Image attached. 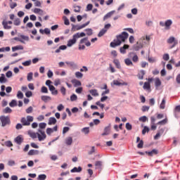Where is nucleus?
Wrapping results in <instances>:
<instances>
[{
    "instance_id": "a878e982",
    "label": "nucleus",
    "mask_w": 180,
    "mask_h": 180,
    "mask_svg": "<svg viewBox=\"0 0 180 180\" xmlns=\"http://www.w3.org/2000/svg\"><path fill=\"white\" fill-rule=\"evenodd\" d=\"M2 25L4 26V29H7V30L12 29V26L8 25V21L4 20L2 22Z\"/></svg>"
},
{
    "instance_id": "1a4fd4ad",
    "label": "nucleus",
    "mask_w": 180,
    "mask_h": 180,
    "mask_svg": "<svg viewBox=\"0 0 180 180\" xmlns=\"http://www.w3.org/2000/svg\"><path fill=\"white\" fill-rule=\"evenodd\" d=\"M57 130H58V127L57 125H56L53 129L47 128L46 134H48V136H51V133H53L54 131H57Z\"/></svg>"
},
{
    "instance_id": "a19ab883",
    "label": "nucleus",
    "mask_w": 180,
    "mask_h": 180,
    "mask_svg": "<svg viewBox=\"0 0 180 180\" xmlns=\"http://www.w3.org/2000/svg\"><path fill=\"white\" fill-rule=\"evenodd\" d=\"M4 113H12V109L9 107H6L5 109L3 110Z\"/></svg>"
},
{
    "instance_id": "72a5a7b5",
    "label": "nucleus",
    "mask_w": 180,
    "mask_h": 180,
    "mask_svg": "<svg viewBox=\"0 0 180 180\" xmlns=\"http://www.w3.org/2000/svg\"><path fill=\"white\" fill-rule=\"evenodd\" d=\"M9 106L11 108H15V106H18V102L15 100H12L11 102L9 103Z\"/></svg>"
},
{
    "instance_id": "9b49d317",
    "label": "nucleus",
    "mask_w": 180,
    "mask_h": 180,
    "mask_svg": "<svg viewBox=\"0 0 180 180\" xmlns=\"http://www.w3.org/2000/svg\"><path fill=\"white\" fill-rule=\"evenodd\" d=\"M172 25V20H167L165 22V30H169L171 29V26Z\"/></svg>"
},
{
    "instance_id": "cd10ccee",
    "label": "nucleus",
    "mask_w": 180,
    "mask_h": 180,
    "mask_svg": "<svg viewBox=\"0 0 180 180\" xmlns=\"http://www.w3.org/2000/svg\"><path fill=\"white\" fill-rule=\"evenodd\" d=\"M18 50H23V46L18 45V46L12 47V51H16Z\"/></svg>"
},
{
    "instance_id": "69168bd1",
    "label": "nucleus",
    "mask_w": 180,
    "mask_h": 180,
    "mask_svg": "<svg viewBox=\"0 0 180 180\" xmlns=\"http://www.w3.org/2000/svg\"><path fill=\"white\" fill-rule=\"evenodd\" d=\"M163 60H165V61H168V60H169V55L168 53L163 55Z\"/></svg>"
},
{
    "instance_id": "5fc2aeb1",
    "label": "nucleus",
    "mask_w": 180,
    "mask_h": 180,
    "mask_svg": "<svg viewBox=\"0 0 180 180\" xmlns=\"http://www.w3.org/2000/svg\"><path fill=\"white\" fill-rule=\"evenodd\" d=\"M30 64H32V60H27V61L22 63V65H24V67H29V65H30Z\"/></svg>"
},
{
    "instance_id": "58836bf2",
    "label": "nucleus",
    "mask_w": 180,
    "mask_h": 180,
    "mask_svg": "<svg viewBox=\"0 0 180 180\" xmlns=\"http://www.w3.org/2000/svg\"><path fill=\"white\" fill-rule=\"evenodd\" d=\"M0 82L1 84L6 82V77H5V75L2 74L1 77H0Z\"/></svg>"
},
{
    "instance_id": "13d9d810",
    "label": "nucleus",
    "mask_w": 180,
    "mask_h": 180,
    "mask_svg": "<svg viewBox=\"0 0 180 180\" xmlns=\"http://www.w3.org/2000/svg\"><path fill=\"white\" fill-rule=\"evenodd\" d=\"M63 20H64V23H65V25H66V26H68V25H70V20H68V18L67 17L64 16Z\"/></svg>"
},
{
    "instance_id": "7ed1b4c3",
    "label": "nucleus",
    "mask_w": 180,
    "mask_h": 180,
    "mask_svg": "<svg viewBox=\"0 0 180 180\" xmlns=\"http://www.w3.org/2000/svg\"><path fill=\"white\" fill-rule=\"evenodd\" d=\"M86 36V34L84 32H81L79 34V32H77L76 34H75L73 35V38L72 39H70L68 41V47H71L72 46H73V44H75V43H77V39H79V37H84Z\"/></svg>"
},
{
    "instance_id": "7c9ffc66",
    "label": "nucleus",
    "mask_w": 180,
    "mask_h": 180,
    "mask_svg": "<svg viewBox=\"0 0 180 180\" xmlns=\"http://www.w3.org/2000/svg\"><path fill=\"white\" fill-rule=\"evenodd\" d=\"M41 101H43L44 102H47L48 101H51V97L49 96H42L41 97Z\"/></svg>"
},
{
    "instance_id": "a18cd8bd",
    "label": "nucleus",
    "mask_w": 180,
    "mask_h": 180,
    "mask_svg": "<svg viewBox=\"0 0 180 180\" xmlns=\"http://www.w3.org/2000/svg\"><path fill=\"white\" fill-rule=\"evenodd\" d=\"M82 133L84 134H89V127H84L82 129Z\"/></svg>"
},
{
    "instance_id": "c756f323",
    "label": "nucleus",
    "mask_w": 180,
    "mask_h": 180,
    "mask_svg": "<svg viewBox=\"0 0 180 180\" xmlns=\"http://www.w3.org/2000/svg\"><path fill=\"white\" fill-rule=\"evenodd\" d=\"M89 92L93 96H99V94L96 89H91L89 91Z\"/></svg>"
},
{
    "instance_id": "393cba45",
    "label": "nucleus",
    "mask_w": 180,
    "mask_h": 180,
    "mask_svg": "<svg viewBox=\"0 0 180 180\" xmlns=\"http://www.w3.org/2000/svg\"><path fill=\"white\" fill-rule=\"evenodd\" d=\"M65 144L67 146H71V144H72V137L69 136V137L66 138Z\"/></svg>"
},
{
    "instance_id": "4468645a",
    "label": "nucleus",
    "mask_w": 180,
    "mask_h": 180,
    "mask_svg": "<svg viewBox=\"0 0 180 180\" xmlns=\"http://www.w3.org/2000/svg\"><path fill=\"white\" fill-rule=\"evenodd\" d=\"M49 91H51L53 95H58V91L56 89V87H54V86L53 85L49 86Z\"/></svg>"
},
{
    "instance_id": "6ab92c4d",
    "label": "nucleus",
    "mask_w": 180,
    "mask_h": 180,
    "mask_svg": "<svg viewBox=\"0 0 180 180\" xmlns=\"http://www.w3.org/2000/svg\"><path fill=\"white\" fill-rule=\"evenodd\" d=\"M155 86L156 89H158L159 86H161V80L160 78L155 79Z\"/></svg>"
},
{
    "instance_id": "f257e3e1",
    "label": "nucleus",
    "mask_w": 180,
    "mask_h": 180,
    "mask_svg": "<svg viewBox=\"0 0 180 180\" xmlns=\"http://www.w3.org/2000/svg\"><path fill=\"white\" fill-rule=\"evenodd\" d=\"M127 39H129V33L122 32L121 34L116 36V39H114L113 41L110 42V46L115 49V47L120 46L122 43H124Z\"/></svg>"
},
{
    "instance_id": "c9c22d12",
    "label": "nucleus",
    "mask_w": 180,
    "mask_h": 180,
    "mask_svg": "<svg viewBox=\"0 0 180 180\" xmlns=\"http://www.w3.org/2000/svg\"><path fill=\"white\" fill-rule=\"evenodd\" d=\"M113 85H116L117 86H120V85H126V83H122V82H120L118 80H114Z\"/></svg>"
},
{
    "instance_id": "8fccbe9b",
    "label": "nucleus",
    "mask_w": 180,
    "mask_h": 180,
    "mask_svg": "<svg viewBox=\"0 0 180 180\" xmlns=\"http://www.w3.org/2000/svg\"><path fill=\"white\" fill-rule=\"evenodd\" d=\"M148 131H150V128H148V127H144L142 130V134H146V133H148Z\"/></svg>"
},
{
    "instance_id": "f03ea898",
    "label": "nucleus",
    "mask_w": 180,
    "mask_h": 180,
    "mask_svg": "<svg viewBox=\"0 0 180 180\" xmlns=\"http://www.w3.org/2000/svg\"><path fill=\"white\" fill-rule=\"evenodd\" d=\"M29 136L32 139H37L39 141H44L46 140L47 136L46 135V132L44 131H42L41 129H38V132H30Z\"/></svg>"
},
{
    "instance_id": "de8ad7c7",
    "label": "nucleus",
    "mask_w": 180,
    "mask_h": 180,
    "mask_svg": "<svg viewBox=\"0 0 180 180\" xmlns=\"http://www.w3.org/2000/svg\"><path fill=\"white\" fill-rule=\"evenodd\" d=\"M27 79L29 82H30V81H32V79H33V72L28 73L27 77Z\"/></svg>"
},
{
    "instance_id": "37998d69",
    "label": "nucleus",
    "mask_w": 180,
    "mask_h": 180,
    "mask_svg": "<svg viewBox=\"0 0 180 180\" xmlns=\"http://www.w3.org/2000/svg\"><path fill=\"white\" fill-rule=\"evenodd\" d=\"M85 32H86V34H87V36H92V34H93V32H92V29H91V28H88V29H86L85 30Z\"/></svg>"
},
{
    "instance_id": "aec40b11",
    "label": "nucleus",
    "mask_w": 180,
    "mask_h": 180,
    "mask_svg": "<svg viewBox=\"0 0 180 180\" xmlns=\"http://www.w3.org/2000/svg\"><path fill=\"white\" fill-rule=\"evenodd\" d=\"M162 133H164V129H160V131L154 136L155 140H158V139L161 137V134H162Z\"/></svg>"
},
{
    "instance_id": "052dcab7",
    "label": "nucleus",
    "mask_w": 180,
    "mask_h": 180,
    "mask_svg": "<svg viewBox=\"0 0 180 180\" xmlns=\"http://www.w3.org/2000/svg\"><path fill=\"white\" fill-rule=\"evenodd\" d=\"M143 146H144V142L143 141V140H141L139 143V144L137 145V148H143Z\"/></svg>"
},
{
    "instance_id": "603ef678",
    "label": "nucleus",
    "mask_w": 180,
    "mask_h": 180,
    "mask_svg": "<svg viewBox=\"0 0 180 180\" xmlns=\"http://www.w3.org/2000/svg\"><path fill=\"white\" fill-rule=\"evenodd\" d=\"M46 126H47V124H46V122H41L39 124V129H46Z\"/></svg>"
},
{
    "instance_id": "0e129e2a",
    "label": "nucleus",
    "mask_w": 180,
    "mask_h": 180,
    "mask_svg": "<svg viewBox=\"0 0 180 180\" xmlns=\"http://www.w3.org/2000/svg\"><path fill=\"white\" fill-rule=\"evenodd\" d=\"M15 26H19L20 25V19L17 18L14 20Z\"/></svg>"
},
{
    "instance_id": "09e8293b",
    "label": "nucleus",
    "mask_w": 180,
    "mask_h": 180,
    "mask_svg": "<svg viewBox=\"0 0 180 180\" xmlns=\"http://www.w3.org/2000/svg\"><path fill=\"white\" fill-rule=\"evenodd\" d=\"M17 98H18V99H23V93H22L20 91H18L17 94Z\"/></svg>"
},
{
    "instance_id": "2f4dec72",
    "label": "nucleus",
    "mask_w": 180,
    "mask_h": 180,
    "mask_svg": "<svg viewBox=\"0 0 180 180\" xmlns=\"http://www.w3.org/2000/svg\"><path fill=\"white\" fill-rule=\"evenodd\" d=\"M165 103H166V100H165V98H164L162 100V102L160 105V109H165Z\"/></svg>"
},
{
    "instance_id": "c85d7f7f",
    "label": "nucleus",
    "mask_w": 180,
    "mask_h": 180,
    "mask_svg": "<svg viewBox=\"0 0 180 180\" xmlns=\"http://www.w3.org/2000/svg\"><path fill=\"white\" fill-rule=\"evenodd\" d=\"M81 171H82V167H74L73 169H72L70 170V172L74 173V172H81Z\"/></svg>"
},
{
    "instance_id": "680f3d73",
    "label": "nucleus",
    "mask_w": 180,
    "mask_h": 180,
    "mask_svg": "<svg viewBox=\"0 0 180 180\" xmlns=\"http://www.w3.org/2000/svg\"><path fill=\"white\" fill-rule=\"evenodd\" d=\"M150 110V107L147 105H144L142 107V112H148Z\"/></svg>"
},
{
    "instance_id": "f8f14e48",
    "label": "nucleus",
    "mask_w": 180,
    "mask_h": 180,
    "mask_svg": "<svg viewBox=\"0 0 180 180\" xmlns=\"http://www.w3.org/2000/svg\"><path fill=\"white\" fill-rule=\"evenodd\" d=\"M146 154H147V155L149 157H153V155H157V154H158V150L153 149L151 151H146Z\"/></svg>"
},
{
    "instance_id": "412c9836",
    "label": "nucleus",
    "mask_w": 180,
    "mask_h": 180,
    "mask_svg": "<svg viewBox=\"0 0 180 180\" xmlns=\"http://www.w3.org/2000/svg\"><path fill=\"white\" fill-rule=\"evenodd\" d=\"M39 33H41V34H50L51 31L50 29L49 28H45L44 30H39Z\"/></svg>"
},
{
    "instance_id": "bb28decb",
    "label": "nucleus",
    "mask_w": 180,
    "mask_h": 180,
    "mask_svg": "<svg viewBox=\"0 0 180 180\" xmlns=\"http://www.w3.org/2000/svg\"><path fill=\"white\" fill-rule=\"evenodd\" d=\"M144 75H146V71L141 70L140 72L138 74V77L139 79H143L144 78Z\"/></svg>"
},
{
    "instance_id": "49530a36",
    "label": "nucleus",
    "mask_w": 180,
    "mask_h": 180,
    "mask_svg": "<svg viewBox=\"0 0 180 180\" xmlns=\"http://www.w3.org/2000/svg\"><path fill=\"white\" fill-rule=\"evenodd\" d=\"M76 78H82V77H84V74H82L80 72H76L75 74Z\"/></svg>"
},
{
    "instance_id": "f704fd0d",
    "label": "nucleus",
    "mask_w": 180,
    "mask_h": 180,
    "mask_svg": "<svg viewBox=\"0 0 180 180\" xmlns=\"http://www.w3.org/2000/svg\"><path fill=\"white\" fill-rule=\"evenodd\" d=\"M106 32H108V30L105 29H102L99 33L98 34V37H102V36H103V34H105V33H106Z\"/></svg>"
},
{
    "instance_id": "ea45409f",
    "label": "nucleus",
    "mask_w": 180,
    "mask_h": 180,
    "mask_svg": "<svg viewBox=\"0 0 180 180\" xmlns=\"http://www.w3.org/2000/svg\"><path fill=\"white\" fill-rule=\"evenodd\" d=\"M124 63L126 65H133V62H131V60H130L129 58H126L124 60Z\"/></svg>"
},
{
    "instance_id": "9d476101",
    "label": "nucleus",
    "mask_w": 180,
    "mask_h": 180,
    "mask_svg": "<svg viewBox=\"0 0 180 180\" xmlns=\"http://www.w3.org/2000/svg\"><path fill=\"white\" fill-rule=\"evenodd\" d=\"M15 143L18 144V146H20L22 143H23V136L22 135L18 136L15 139H14Z\"/></svg>"
},
{
    "instance_id": "e2e57ef3",
    "label": "nucleus",
    "mask_w": 180,
    "mask_h": 180,
    "mask_svg": "<svg viewBox=\"0 0 180 180\" xmlns=\"http://www.w3.org/2000/svg\"><path fill=\"white\" fill-rule=\"evenodd\" d=\"M68 131H70V127H65L63 129V134H65V133H68Z\"/></svg>"
},
{
    "instance_id": "6e6552de",
    "label": "nucleus",
    "mask_w": 180,
    "mask_h": 180,
    "mask_svg": "<svg viewBox=\"0 0 180 180\" xmlns=\"http://www.w3.org/2000/svg\"><path fill=\"white\" fill-rule=\"evenodd\" d=\"M167 43L168 44H172V46H170V49H174V47H175V46H176V44H178V40L175 39V37H170L168 39H167Z\"/></svg>"
},
{
    "instance_id": "6e6d98bb",
    "label": "nucleus",
    "mask_w": 180,
    "mask_h": 180,
    "mask_svg": "<svg viewBox=\"0 0 180 180\" xmlns=\"http://www.w3.org/2000/svg\"><path fill=\"white\" fill-rule=\"evenodd\" d=\"M167 122H168V120L166 118L162 121L158 122L157 124H167Z\"/></svg>"
},
{
    "instance_id": "774afa93",
    "label": "nucleus",
    "mask_w": 180,
    "mask_h": 180,
    "mask_svg": "<svg viewBox=\"0 0 180 180\" xmlns=\"http://www.w3.org/2000/svg\"><path fill=\"white\" fill-rule=\"evenodd\" d=\"M82 90H83L82 87H79V88L76 89L75 92H76V94H82Z\"/></svg>"
},
{
    "instance_id": "dca6fc26",
    "label": "nucleus",
    "mask_w": 180,
    "mask_h": 180,
    "mask_svg": "<svg viewBox=\"0 0 180 180\" xmlns=\"http://www.w3.org/2000/svg\"><path fill=\"white\" fill-rule=\"evenodd\" d=\"M130 46L127 44H124L123 46V47H121L120 49V51L121 53V54H126V50H127V49H129Z\"/></svg>"
},
{
    "instance_id": "e433bc0d",
    "label": "nucleus",
    "mask_w": 180,
    "mask_h": 180,
    "mask_svg": "<svg viewBox=\"0 0 180 180\" xmlns=\"http://www.w3.org/2000/svg\"><path fill=\"white\" fill-rule=\"evenodd\" d=\"M47 176L46 174H39L37 177V180H46Z\"/></svg>"
},
{
    "instance_id": "0eeeda50",
    "label": "nucleus",
    "mask_w": 180,
    "mask_h": 180,
    "mask_svg": "<svg viewBox=\"0 0 180 180\" xmlns=\"http://www.w3.org/2000/svg\"><path fill=\"white\" fill-rule=\"evenodd\" d=\"M14 40H15L16 41H20V43L25 44V41H29V37L21 34L20 35V37H15Z\"/></svg>"
},
{
    "instance_id": "3c124183",
    "label": "nucleus",
    "mask_w": 180,
    "mask_h": 180,
    "mask_svg": "<svg viewBox=\"0 0 180 180\" xmlns=\"http://www.w3.org/2000/svg\"><path fill=\"white\" fill-rule=\"evenodd\" d=\"M36 154H37V150H30L28 152V155H36Z\"/></svg>"
},
{
    "instance_id": "20e7f679",
    "label": "nucleus",
    "mask_w": 180,
    "mask_h": 180,
    "mask_svg": "<svg viewBox=\"0 0 180 180\" xmlns=\"http://www.w3.org/2000/svg\"><path fill=\"white\" fill-rule=\"evenodd\" d=\"M34 118L32 116L28 115L26 117H22L20 122L22 123V126H30V123L33 122Z\"/></svg>"
},
{
    "instance_id": "79ce46f5",
    "label": "nucleus",
    "mask_w": 180,
    "mask_h": 180,
    "mask_svg": "<svg viewBox=\"0 0 180 180\" xmlns=\"http://www.w3.org/2000/svg\"><path fill=\"white\" fill-rule=\"evenodd\" d=\"M41 92L42 94H49V89H47V87L43 86L41 89Z\"/></svg>"
},
{
    "instance_id": "bf43d9fd",
    "label": "nucleus",
    "mask_w": 180,
    "mask_h": 180,
    "mask_svg": "<svg viewBox=\"0 0 180 180\" xmlns=\"http://www.w3.org/2000/svg\"><path fill=\"white\" fill-rule=\"evenodd\" d=\"M174 112V114L180 113V105H177L175 107Z\"/></svg>"
},
{
    "instance_id": "338daca9",
    "label": "nucleus",
    "mask_w": 180,
    "mask_h": 180,
    "mask_svg": "<svg viewBox=\"0 0 180 180\" xmlns=\"http://www.w3.org/2000/svg\"><path fill=\"white\" fill-rule=\"evenodd\" d=\"M125 127H126L127 130H131V129H132L131 124L129 122L126 124Z\"/></svg>"
},
{
    "instance_id": "2eb2a0df",
    "label": "nucleus",
    "mask_w": 180,
    "mask_h": 180,
    "mask_svg": "<svg viewBox=\"0 0 180 180\" xmlns=\"http://www.w3.org/2000/svg\"><path fill=\"white\" fill-rule=\"evenodd\" d=\"M116 12L115 11H112L108 13L105 15L103 17V20H106L107 19H109V18H112L113 16V14Z\"/></svg>"
},
{
    "instance_id": "864d4df0",
    "label": "nucleus",
    "mask_w": 180,
    "mask_h": 180,
    "mask_svg": "<svg viewBox=\"0 0 180 180\" xmlns=\"http://www.w3.org/2000/svg\"><path fill=\"white\" fill-rule=\"evenodd\" d=\"M78 99V97L75 95V94H72L71 96H70V101L72 102H74L75 101H77Z\"/></svg>"
},
{
    "instance_id": "4be33fe9",
    "label": "nucleus",
    "mask_w": 180,
    "mask_h": 180,
    "mask_svg": "<svg viewBox=\"0 0 180 180\" xmlns=\"http://www.w3.org/2000/svg\"><path fill=\"white\" fill-rule=\"evenodd\" d=\"M143 88L146 91H151V86L150 85V82H146L143 84Z\"/></svg>"
},
{
    "instance_id": "423d86ee",
    "label": "nucleus",
    "mask_w": 180,
    "mask_h": 180,
    "mask_svg": "<svg viewBox=\"0 0 180 180\" xmlns=\"http://www.w3.org/2000/svg\"><path fill=\"white\" fill-rule=\"evenodd\" d=\"M91 23V21H88L86 23L82 25H75L74 24L72 25V31L75 32L77 30H81V29H84V27H86L88 25Z\"/></svg>"
},
{
    "instance_id": "f3484780",
    "label": "nucleus",
    "mask_w": 180,
    "mask_h": 180,
    "mask_svg": "<svg viewBox=\"0 0 180 180\" xmlns=\"http://www.w3.org/2000/svg\"><path fill=\"white\" fill-rule=\"evenodd\" d=\"M56 123H57V120L56 119V117H50L49 120V122L48 124L49 126H51V124H56Z\"/></svg>"
},
{
    "instance_id": "ddd939ff",
    "label": "nucleus",
    "mask_w": 180,
    "mask_h": 180,
    "mask_svg": "<svg viewBox=\"0 0 180 180\" xmlns=\"http://www.w3.org/2000/svg\"><path fill=\"white\" fill-rule=\"evenodd\" d=\"M72 84H73L75 88H77V86H81V85H82V84L81 83V82L77 79H74L71 81Z\"/></svg>"
},
{
    "instance_id": "4d7b16f0",
    "label": "nucleus",
    "mask_w": 180,
    "mask_h": 180,
    "mask_svg": "<svg viewBox=\"0 0 180 180\" xmlns=\"http://www.w3.org/2000/svg\"><path fill=\"white\" fill-rule=\"evenodd\" d=\"M5 144L6 146V147H13V143H12V141H6Z\"/></svg>"
},
{
    "instance_id": "b1692460",
    "label": "nucleus",
    "mask_w": 180,
    "mask_h": 180,
    "mask_svg": "<svg viewBox=\"0 0 180 180\" xmlns=\"http://www.w3.org/2000/svg\"><path fill=\"white\" fill-rule=\"evenodd\" d=\"M103 164V162L102 161H96L95 162L96 168L97 169H101L102 168Z\"/></svg>"
},
{
    "instance_id": "39448f33",
    "label": "nucleus",
    "mask_w": 180,
    "mask_h": 180,
    "mask_svg": "<svg viewBox=\"0 0 180 180\" xmlns=\"http://www.w3.org/2000/svg\"><path fill=\"white\" fill-rule=\"evenodd\" d=\"M0 122H1L2 127H5L8 124H11V118L8 116L1 115L0 117Z\"/></svg>"
},
{
    "instance_id": "a211bd4d",
    "label": "nucleus",
    "mask_w": 180,
    "mask_h": 180,
    "mask_svg": "<svg viewBox=\"0 0 180 180\" xmlns=\"http://www.w3.org/2000/svg\"><path fill=\"white\" fill-rule=\"evenodd\" d=\"M110 133V127H105L104 129V132L102 134V136H108Z\"/></svg>"
},
{
    "instance_id": "4c0bfd02",
    "label": "nucleus",
    "mask_w": 180,
    "mask_h": 180,
    "mask_svg": "<svg viewBox=\"0 0 180 180\" xmlns=\"http://www.w3.org/2000/svg\"><path fill=\"white\" fill-rule=\"evenodd\" d=\"M43 10L40 8H34V13H38L39 15H43Z\"/></svg>"
},
{
    "instance_id": "5701e85b",
    "label": "nucleus",
    "mask_w": 180,
    "mask_h": 180,
    "mask_svg": "<svg viewBox=\"0 0 180 180\" xmlns=\"http://www.w3.org/2000/svg\"><path fill=\"white\" fill-rule=\"evenodd\" d=\"M113 63L115 64L116 68H118V70H120V68H122V66L120 65V62L117 59H114Z\"/></svg>"
},
{
    "instance_id": "473e14b6",
    "label": "nucleus",
    "mask_w": 180,
    "mask_h": 180,
    "mask_svg": "<svg viewBox=\"0 0 180 180\" xmlns=\"http://www.w3.org/2000/svg\"><path fill=\"white\" fill-rule=\"evenodd\" d=\"M65 64L72 68H75V67H77V64H75L74 62H65Z\"/></svg>"
},
{
    "instance_id": "c03bdc74",
    "label": "nucleus",
    "mask_w": 180,
    "mask_h": 180,
    "mask_svg": "<svg viewBox=\"0 0 180 180\" xmlns=\"http://www.w3.org/2000/svg\"><path fill=\"white\" fill-rule=\"evenodd\" d=\"M146 120H148V118H147L146 115L139 117V122H143V123H146Z\"/></svg>"
}]
</instances>
